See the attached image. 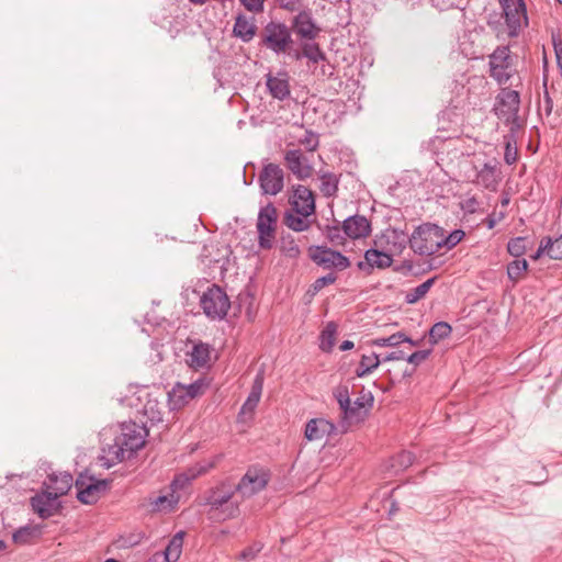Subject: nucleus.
<instances>
[{"label": "nucleus", "instance_id": "33", "mask_svg": "<svg viewBox=\"0 0 562 562\" xmlns=\"http://www.w3.org/2000/svg\"><path fill=\"white\" fill-rule=\"evenodd\" d=\"M380 363H381V359H380L379 355H376L375 352H372L369 356L363 355L361 357L359 366L356 369V375L358 378H363V376L370 374L374 369H376Z\"/></svg>", "mask_w": 562, "mask_h": 562}, {"label": "nucleus", "instance_id": "19", "mask_svg": "<svg viewBox=\"0 0 562 562\" xmlns=\"http://www.w3.org/2000/svg\"><path fill=\"white\" fill-rule=\"evenodd\" d=\"M344 234L351 238H364L371 233V223L366 216L352 215L342 222Z\"/></svg>", "mask_w": 562, "mask_h": 562}, {"label": "nucleus", "instance_id": "52", "mask_svg": "<svg viewBox=\"0 0 562 562\" xmlns=\"http://www.w3.org/2000/svg\"><path fill=\"white\" fill-rule=\"evenodd\" d=\"M259 401H260L259 396L249 393L246 402L241 406V413L252 412L256 408V406L258 405Z\"/></svg>", "mask_w": 562, "mask_h": 562}, {"label": "nucleus", "instance_id": "21", "mask_svg": "<svg viewBox=\"0 0 562 562\" xmlns=\"http://www.w3.org/2000/svg\"><path fill=\"white\" fill-rule=\"evenodd\" d=\"M374 397L370 391L362 390L359 396L352 402L351 409L353 411L352 416H347L346 425L347 428L353 422L359 423L364 419L369 409L373 406Z\"/></svg>", "mask_w": 562, "mask_h": 562}, {"label": "nucleus", "instance_id": "47", "mask_svg": "<svg viewBox=\"0 0 562 562\" xmlns=\"http://www.w3.org/2000/svg\"><path fill=\"white\" fill-rule=\"evenodd\" d=\"M326 238L334 245L339 246L344 245L346 240V235L344 234V229L339 226H326L325 231Z\"/></svg>", "mask_w": 562, "mask_h": 562}, {"label": "nucleus", "instance_id": "9", "mask_svg": "<svg viewBox=\"0 0 562 562\" xmlns=\"http://www.w3.org/2000/svg\"><path fill=\"white\" fill-rule=\"evenodd\" d=\"M308 257L315 265L327 270L342 271L350 267V260L345 255L327 246H311Z\"/></svg>", "mask_w": 562, "mask_h": 562}, {"label": "nucleus", "instance_id": "4", "mask_svg": "<svg viewBox=\"0 0 562 562\" xmlns=\"http://www.w3.org/2000/svg\"><path fill=\"white\" fill-rule=\"evenodd\" d=\"M200 306L210 319H223L231 307V301L221 286L212 284L201 295Z\"/></svg>", "mask_w": 562, "mask_h": 562}, {"label": "nucleus", "instance_id": "35", "mask_svg": "<svg viewBox=\"0 0 562 562\" xmlns=\"http://www.w3.org/2000/svg\"><path fill=\"white\" fill-rule=\"evenodd\" d=\"M501 104L512 113H517L520 104V97L516 90L503 89L498 95Z\"/></svg>", "mask_w": 562, "mask_h": 562}, {"label": "nucleus", "instance_id": "12", "mask_svg": "<svg viewBox=\"0 0 562 562\" xmlns=\"http://www.w3.org/2000/svg\"><path fill=\"white\" fill-rule=\"evenodd\" d=\"M258 181L262 194L277 195L284 188V171L279 165L269 162L260 171Z\"/></svg>", "mask_w": 562, "mask_h": 562}, {"label": "nucleus", "instance_id": "3", "mask_svg": "<svg viewBox=\"0 0 562 562\" xmlns=\"http://www.w3.org/2000/svg\"><path fill=\"white\" fill-rule=\"evenodd\" d=\"M440 227L423 224L415 228L408 238L409 247L419 256H431L440 250Z\"/></svg>", "mask_w": 562, "mask_h": 562}, {"label": "nucleus", "instance_id": "1", "mask_svg": "<svg viewBox=\"0 0 562 562\" xmlns=\"http://www.w3.org/2000/svg\"><path fill=\"white\" fill-rule=\"evenodd\" d=\"M120 428L121 431L115 436L114 442L102 448L100 461L105 469L134 457L144 447L148 435L146 427L135 422L123 423Z\"/></svg>", "mask_w": 562, "mask_h": 562}, {"label": "nucleus", "instance_id": "13", "mask_svg": "<svg viewBox=\"0 0 562 562\" xmlns=\"http://www.w3.org/2000/svg\"><path fill=\"white\" fill-rule=\"evenodd\" d=\"M476 169L475 179L472 181L479 187L490 191H496L502 181L501 164L496 158H492L484 162L482 167Z\"/></svg>", "mask_w": 562, "mask_h": 562}, {"label": "nucleus", "instance_id": "5", "mask_svg": "<svg viewBox=\"0 0 562 562\" xmlns=\"http://www.w3.org/2000/svg\"><path fill=\"white\" fill-rule=\"evenodd\" d=\"M262 44L276 54H282L293 44L290 29L280 22H269L262 32Z\"/></svg>", "mask_w": 562, "mask_h": 562}, {"label": "nucleus", "instance_id": "26", "mask_svg": "<svg viewBox=\"0 0 562 562\" xmlns=\"http://www.w3.org/2000/svg\"><path fill=\"white\" fill-rule=\"evenodd\" d=\"M220 457H215L213 460H203L189 468L184 473L176 477L172 484H178L181 479L189 482L196 479L200 475L207 473L211 469L216 465Z\"/></svg>", "mask_w": 562, "mask_h": 562}, {"label": "nucleus", "instance_id": "14", "mask_svg": "<svg viewBox=\"0 0 562 562\" xmlns=\"http://www.w3.org/2000/svg\"><path fill=\"white\" fill-rule=\"evenodd\" d=\"M285 167L297 180H305L312 177L314 168L301 149H289L284 153Z\"/></svg>", "mask_w": 562, "mask_h": 562}, {"label": "nucleus", "instance_id": "38", "mask_svg": "<svg viewBox=\"0 0 562 562\" xmlns=\"http://www.w3.org/2000/svg\"><path fill=\"white\" fill-rule=\"evenodd\" d=\"M162 405L156 400H148L144 407V415L148 418L151 425L162 422Z\"/></svg>", "mask_w": 562, "mask_h": 562}, {"label": "nucleus", "instance_id": "55", "mask_svg": "<svg viewBox=\"0 0 562 562\" xmlns=\"http://www.w3.org/2000/svg\"><path fill=\"white\" fill-rule=\"evenodd\" d=\"M505 217V214L503 212L499 213H492L490 214L485 220L484 223L488 229H492L495 227V225L501 222Z\"/></svg>", "mask_w": 562, "mask_h": 562}, {"label": "nucleus", "instance_id": "50", "mask_svg": "<svg viewBox=\"0 0 562 562\" xmlns=\"http://www.w3.org/2000/svg\"><path fill=\"white\" fill-rule=\"evenodd\" d=\"M393 234V238H394V241H393V247L390 248V254L392 252H395V254H401L403 251V249H405L406 247V236L403 232H397V231H393L392 232Z\"/></svg>", "mask_w": 562, "mask_h": 562}, {"label": "nucleus", "instance_id": "16", "mask_svg": "<svg viewBox=\"0 0 562 562\" xmlns=\"http://www.w3.org/2000/svg\"><path fill=\"white\" fill-rule=\"evenodd\" d=\"M393 263L392 254L386 251L369 248L364 252V260L359 261L357 267L359 270L370 274L374 269H386Z\"/></svg>", "mask_w": 562, "mask_h": 562}, {"label": "nucleus", "instance_id": "37", "mask_svg": "<svg viewBox=\"0 0 562 562\" xmlns=\"http://www.w3.org/2000/svg\"><path fill=\"white\" fill-rule=\"evenodd\" d=\"M254 301V295L248 291L241 292L237 296V306L239 313H245L249 321H251L255 316Z\"/></svg>", "mask_w": 562, "mask_h": 562}, {"label": "nucleus", "instance_id": "2", "mask_svg": "<svg viewBox=\"0 0 562 562\" xmlns=\"http://www.w3.org/2000/svg\"><path fill=\"white\" fill-rule=\"evenodd\" d=\"M235 493H237L235 485L226 480L209 488L202 503L209 507L207 517L215 521L236 518L240 510L239 503L233 499Z\"/></svg>", "mask_w": 562, "mask_h": 562}, {"label": "nucleus", "instance_id": "34", "mask_svg": "<svg viewBox=\"0 0 562 562\" xmlns=\"http://www.w3.org/2000/svg\"><path fill=\"white\" fill-rule=\"evenodd\" d=\"M337 325L334 322L326 324L325 328L321 333V345L319 348L325 352H330L336 339Z\"/></svg>", "mask_w": 562, "mask_h": 562}, {"label": "nucleus", "instance_id": "61", "mask_svg": "<svg viewBox=\"0 0 562 562\" xmlns=\"http://www.w3.org/2000/svg\"><path fill=\"white\" fill-rule=\"evenodd\" d=\"M548 238L546 237L544 239L541 240V244L538 248V250L531 256V258L533 260H537L539 259L543 254H547L548 255Z\"/></svg>", "mask_w": 562, "mask_h": 562}, {"label": "nucleus", "instance_id": "53", "mask_svg": "<svg viewBox=\"0 0 562 562\" xmlns=\"http://www.w3.org/2000/svg\"><path fill=\"white\" fill-rule=\"evenodd\" d=\"M243 5L251 12H260L263 10L265 0H240Z\"/></svg>", "mask_w": 562, "mask_h": 562}, {"label": "nucleus", "instance_id": "42", "mask_svg": "<svg viewBox=\"0 0 562 562\" xmlns=\"http://www.w3.org/2000/svg\"><path fill=\"white\" fill-rule=\"evenodd\" d=\"M464 232L461 229H454L448 236H445L443 231L440 228V249L445 247L446 249H452L456 247L464 237Z\"/></svg>", "mask_w": 562, "mask_h": 562}, {"label": "nucleus", "instance_id": "51", "mask_svg": "<svg viewBox=\"0 0 562 562\" xmlns=\"http://www.w3.org/2000/svg\"><path fill=\"white\" fill-rule=\"evenodd\" d=\"M431 353V350L430 349H426V350H418V351H415L413 352L412 355H409L407 358H405L407 360L408 363L411 364H414L415 367L419 366L423 361H425L426 359H428V357L430 356Z\"/></svg>", "mask_w": 562, "mask_h": 562}, {"label": "nucleus", "instance_id": "41", "mask_svg": "<svg viewBox=\"0 0 562 562\" xmlns=\"http://www.w3.org/2000/svg\"><path fill=\"white\" fill-rule=\"evenodd\" d=\"M303 56L306 57L313 64L325 60L326 56L316 43H303L302 44Z\"/></svg>", "mask_w": 562, "mask_h": 562}, {"label": "nucleus", "instance_id": "22", "mask_svg": "<svg viewBox=\"0 0 562 562\" xmlns=\"http://www.w3.org/2000/svg\"><path fill=\"white\" fill-rule=\"evenodd\" d=\"M336 426L324 418H313L305 427V438L310 441L321 440L335 432Z\"/></svg>", "mask_w": 562, "mask_h": 562}, {"label": "nucleus", "instance_id": "30", "mask_svg": "<svg viewBox=\"0 0 562 562\" xmlns=\"http://www.w3.org/2000/svg\"><path fill=\"white\" fill-rule=\"evenodd\" d=\"M233 33L241 41L249 42L255 36L256 25L249 22L245 16L238 15L234 24Z\"/></svg>", "mask_w": 562, "mask_h": 562}, {"label": "nucleus", "instance_id": "57", "mask_svg": "<svg viewBox=\"0 0 562 562\" xmlns=\"http://www.w3.org/2000/svg\"><path fill=\"white\" fill-rule=\"evenodd\" d=\"M282 250L285 252L286 256L292 258L297 257L300 255V248L294 243V240H291L289 245L285 246V240L283 239Z\"/></svg>", "mask_w": 562, "mask_h": 562}, {"label": "nucleus", "instance_id": "60", "mask_svg": "<svg viewBox=\"0 0 562 562\" xmlns=\"http://www.w3.org/2000/svg\"><path fill=\"white\" fill-rule=\"evenodd\" d=\"M504 159H505L506 164H508V165L514 164L517 159V149L512 148L509 143H507V145H506Z\"/></svg>", "mask_w": 562, "mask_h": 562}, {"label": "nucleus", "instance_id": "45", "mask_svg": "<svg viewBox=\"0 0 562 562\" xmlns=\"http://www.w3.org/2000/svg\"><path fill=\"white\" fill-rule=\"evenodd\" d=\"M406 340V334L397 331L389 337L376 338L372 341L378 347H396Z\"/></svg>", "mask_w": 562, "mask_h": 562}, {"label": "nucleus", "instance_id": "40", "mask_svg": "<svg viewBox=\"0 0 562 562\" xmlns=\"http://www.w3.org/2000/svg\"><path fill=\"white\" fill-rule=\"evenodd\" d=\"M452 331L451 326L446 322H438L429 329V340L432 345L447 338Z\"/></svg>", "mask_w": 562, "mask_h": 562}, {"label": "nucleus", "instance_id": "43", "mask_svg": "<svg viewBox=\"0 0 562 562\" xmlns=\"http://www.w3.org/2000/svg\"><path fill=\"white\" fill-rule=\"evenodd\" d=\"M507 251L510 256L519 258L527 251V238L515 237L507 243Z\"/></svg>", "mask_w": 562, "mask_h": 562}, {"label": "nucleus", "instance_id": "64", "mask_svg": "<svg viewBox=\"0 0 562 562\" xmlns=\"http://www.w3.org/2000/svg\"><path fill=\"white\" fill-rule=\"evenodd\" d=\"M412 268H413V265H412L411 261H404L401 266L395 267L394 270L397 271V272H401V271H404V270L411 271Z\"/></svg>", "mask_w": 562, "mask_h": 562}, {"label": "nucleus", "instance_id": "31", "mask_svg": "<svg viewBox=\"0 0 562 562\" xmlns=\"http://www.w3.org/2000/svg\"><path fill=\"white\" fill-rule=\"evenodd\" d=\"M310 215H300L292 211H286L284 213L283 222L284 224L294 232H304L311 227V221L308 218Z\"/></svg>", "mask_w": 562, "mask_h": 562}, {"label": "nucleus", "instance_id": "29", "mask_svg": "<svg viewBox=\"0 0 562 562\" xmlns=\"http://www.w3.org/2000/svg\"><path fill=\"white\" fill-rule=\"evenodd\" d=\"M191 401L184 384L177 383L170 392H168V404L171 411L180 409Z\"/></svg>", "mask_w": 562, "mask_h": 562}, {"label": "nucleus", "instance_id": "58", "mask_svg": "<svg viewBox=\"0 0 562 562\" xmlns=\"http://www.w3.org/2000/svg\"><path fill=\"white\" fill-rule=\"evenodd\" d=\"M540 109L546 113L547 116H549L552 113L553 101L547 90L544 91L543 103Z\"/></svg>", "mask_w": 562, "mask_h": 562}, {"label": "nucleus", "instance_id": "39", "mask_svg": "<svg viewBox=\"0 0 562 562\" xmlns=\"http://www.w3.org/2000/svg\"><path fill=\"white\" fill-rule=\"evenodd\" d=\"M526 259H516L507 265V276L514 283L518 282L522 274L528 270Z\"/></svg>", "mask_w": 562, "mask_h": 562}, {"label": "nucleus", "instance_id": "62", "mask_svg": "<svg viewBox=\"0 0 562 562\" xmlns=\"http://www.w3.org/2000/svg\"><path fill=\"white\" fill-rule=\"evenodd\" d=\"M405 352L402 351V350H397V351H392L390 353H387L382 360L381 362H386V361H393V360H402V359H405Z\"/></svg>", "mask_w": 562, "mask_h": 562}, {"label": "nucleus", "instance_id": "15", "mask_svg": "<svg viewBox=\"0 0 562 562\" xmlns=\"http://www.w3.org/2000/svg\"><path fill=\"white\" fill-rule=\"evenodd\" d=\"M290 203L295 213L300 215H313L315 213V198L311 189L297 184L293 187Z\"/></svg>", "mask_w": 562, "mask_h": 562}, {"label": "nucleus", "instance_id": "7", "mask_svg": "<svg viewBox=\"0 0 562 562\" xmlns=\"http://www.w3.org/2000/svg\"><path fill=\"white\" fill-rule=\"evenodd\" d=\"M110 482L109 480H98L94 476L81 473L75 483L78 501L87 505L97 503L109 488Z\"/></svg>", "mask_w": 562, "mask_h": 562}, {"label": "nucleus", "instance_id": "49", "mask_svg": "<svg viewBox=\"0 0 562 562\" xmlns=\"http://www.w3.org/2000/svg\"><path fill=\"white\" fill-rule=\"evenodd\" d=\"M336 280H337V276L333 272H330L326 276H323L313 282V284L311 285V291L313 292V294H315V293L319 292L326 285L335 283Z\"/></svg>", "mask_w": 562, "mask_h": 562}, {"label": "nucleus", "instance_id": "48", "mask_svg": "<svg viewBox=\"0 0 562 562\" xmlns=\"http://www.w3.org/2000/svg\"><path fill=\"white\" fill-rule=\"evenodd\" d=\"M548 238V256L554 260L562 259V235L557 239L552 240L550 237Z\"/></svg>", "mask_w": 562, "mask_h": 562}, {"label": "nucleus", "instance_id": "17", "mask_svg": "<svg viewBox=\"0 0 562 562\" xmlns=\"http://www.w3.org/2000/svg\"><path fill=\"white\" fill-rule=\"evenodd\" d=\"M289 79L290 77L285 71H279L277 75L271 72L266 75V87L273 99L284 101L290 98Z\"/></svg>", "mask_w": 562, "mask_h": 562}, {"label": "nucleus", "instance_id": "36", "mask_svg": "<svg viewBox=\"0 0 562 562\" xmlns=\"http://www.w3.org/2000/svg\"><path fill=\"white\" fill-rule=\"evenodd\" d=\"M436 278H430L423 282L422 284L417 285L416 288L412 289L409 292L405 295V301L408 304H415L419 300H422L431 289V286L435 283Z\"/></svg>", "mask_w": 562, "mask_h": 562}, {"label": "nucleus", "instance_id": "6", "mask_svg": "<svg viewBox=\"0 0 562 562\" xmlns=\"http://www.w3.org/2000/svg\"><path fill=\"white\" fill-rule=\"evenodd\" d=\"M277 220V209L272 203H268L260 209L257 218L258 244L260 248H272Z\"/></svg>", "mask_w": 562, "mask_h": 562}, {"label": "nucleus", "instance_id": "11", "mask_svg": "<svg viewBox=\"0 0 562 562\" xmlns=\"http://www.w3.org/2000/svg\"><path fill=\"white\" fill-rule=\"evenodd\" d=\"M509 37H516L521 27V20L527 21V11L524 0H499Z\"/></svg>", "mask_w": 562, "mask_h": 562}, {"label": "nucleus", "instance_id": "32", "mask_svg": "<svg viewBox=\"0 0 562 562\" xmlns=\"http://www.w3.org/2000/svg\"><path fill=\"white\" fill-rule=\"evenodd\" d=\"M319 190L326 198L336 195L338 191L339 178L333 172H322L319 175Z\"/></svg>", "mask_w": 562, "mask_h": 562}, {"label": "nucleus", "instance_id": "56", "mask_svg": "<svg viewBox=\"0 0 562 562\" xmlns=\"http://www.w3.org/2000/svg\"><path fill=\"white\" fill-rule=\"evenodd\" d=\"M263 387V373H258L254 380L250 393L261 397Z\"/></svg>", "mask_w": 562, "mask_h": 562}, {"label": "nucleus", "instance_id": "20", "mask_svg": "<svg viewBox=\"0 0 562 562\" xmlns=\"http://www.w3.org/2000/svg\"><path fill=\"white\" fill-rule=\"evenodd\" d=\"M56 494L45 491L31 498V505L35 513L43 519L52 517L58 509Z\"/></svg>", "mask_w": 562, "mask_h": 562}, {"label": "nucleus", "instance_id": "27", "mask_svg": "<svg viewBox=\"0 0 562 562\" xmlns=\"http://www.w3.org/2000/svg\"><path fill=\"white\" fill-rule=\"evenodd\" d=\"M50 485L48 486L52 494H56V497L66 495L72 486V475L64 472L59 474H50L48 476Z\"/></svg>", "mask_w": 562, "mask_h": 562}, {"label": "nucleus", "instance_id": "46", "mask_svg": "<svg viewBox=\"0 0 562 562\" xmlns=\"http://www.w3.org/2000/svg\"><path fill=\"white\" fill-rule=\"evenodd\" d=\"M414 454L409 451H402L396 457L393 458L392 467L395 470H404L411 467L414 462Z\"/></svg>", "mask_w": 562, "mask_h": 562}, {"label": "nucleus", "instance_id": "23", "mask_svg": "<svg viewBox=\"0 0 562 562\" xmlns=\"http://www.w3.org/2000/svg\"><path fill=\"white\" fill-rule=\"evenodd\" d=\"M183 546V532L176 533L161 553L154 555L156 562H176L181 554Z\"/></svg>", "mask_w": 562, "mask_h": 562}, {"label": "nucleus", "instance_id": "18", "mask_svg": "<svg viewBox=\"0 0 562 562\" xmlns=\"http://www.w3.org/2000/svg\"><path fill=\"white\" fill-rule=\"evenodd\" d=\"M292 29L297 36L310 41L314 40L321 31L307 11L300 12L293 19Z\"/></svg>", "mask_w": 562, "mask_h": 562}, {"label": "nucleus", "instance_id": "59", "mask_svg": "<svg viewBox=\"0 0 562 562\" xmlns=\"http://www.w3.org/2000/svg\"><path fill=\"white\" fill-rule=\"evenodd\" d=\"M259 551L260 548L255 549L252 547H248L239 553V559L247 561L254 560Z\"/></svg>", "mask_w": 562, "mask_h": 562}, {"label": "nucleus", "instance_id": "28", "mask_svg": "<svg viewBox=\"0 0 562 562\" xmlns=\"http://www.w3.org/2000/svg\"><path fill=\"white\" fill-rule=\"evenodd\" d=\"M43 533V527L40 525L24 526L13 533V541L16 544H29L40 539Z\"/></svg>", "mask_w": 562, "mask_h": 562}, {"label": "nucleus", "instance_id": "10", "mask_svg": "<svg viewBox=\"0 0 562 562\" xmlns=\"http://www.w3.org/2000/svg\"><path fill=\"white\" fill-rule=\"evenodd\" d=\"M269 476L262 469L250 468L235 485L243 498H249L261 492L268 484Z\"/></svg>", "mask_w": 562, "mask_h": 562}, {"label": "nucleus", "instance_id": "44", "mask_svg": "<svg viewBox=\"0 0 562 562\" xmlns=\"http://www.w3.org/2000/svg\"><path fill=\"white\" fill-rule=\"evenodd\" d=\"M176 504L173 494L158 496L151 502L153 509L157 512H171Z\"/></svg>", "mask_w": 562, "mask_h": 562}, {"label": "nucleus", "instance_id": "63", "mask_svg": "<svg viewBox=\"0 0 562 562\" xmlns=\"http://www.w3.org/2000/svg\"><path fill=\"white\" fill-rule=\"evenodd\" d=\"M476 205H477V200L475 198H470L465 201V207L469 212H474Z\"/></svg>", "mask_w": 562, "mask_h": 562}, {"label": "nucleus", "instance_id": "54", "mask_svg": "<svg viewBox=\"0 0 562 562\" xmlns=\"http://www.w3.org/2000/svg\"><path fill=\"white\" fill-rule=\"evenodd\" d=\"M184 387L189 393V397H191V400H193L194 397H196L198 395H200L202 393L203 382L199 380V381H195L188 385H184Z\"/></svg>", "mask_w": 562, "mask_h": 562}, {"label": "nucleus", "instance_id": "25", "mask_svg": "<svg viewBox=\"0 0 562 562\" xmlns=\"http://www.w3.org/2000/svg\"><path fill=\"white\" fill-rule=\"evenodd\" d=\"M211 356V348L207 344H195L190 352L187 355V363L194 368L200 369L207 366Z\"/></svg>", "mask_w": 562, "mask_h": 562}, {"label": "nucleus", "instance_id": "24", "mask_svg": "<svg viewBox=\"0 0 562 562\" xmlns=\"http://www.w3.org/2000/svg\"><path fill=\"white\" fill-rule=\"evenodd\" d=\"M334 397L338 402L342 417L340 422L341 431H347L346 418L352 416L353 411L351 409V400L349 395V389L347 385H338L334 392Z\"/></svg>", "mask_w": 562, "mask_h": 562}, {"label": "nucleus", "instance_id": "8", "mask_svg": "<svg viewBox=\"0 0 562 562\" xmlns=\"http://www.w3.org/2000/svg\"><path fill=\"white\" fill-rule=\"evenodd\" d=\"M490 76L498 83L505 85L513 76V63L508 46H498L488 56Z\"/></svg>", "mask_w": 562, "mask_h": 562}]
</instances>
